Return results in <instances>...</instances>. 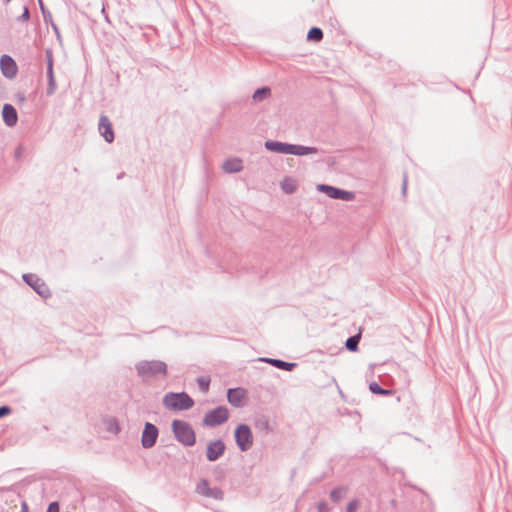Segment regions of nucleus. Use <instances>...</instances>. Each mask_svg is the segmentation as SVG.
Segmentation results:
<instances>
[{"label":"nucleus","mask_w":512,"mask_h":512,"mask_svg":"<svg viewBox=\"0 0 512 512\" xmlns=\"http://www.w3.org/2000/svg\"><path fill=\"white\" fill-rule=\"evenodd\" d=\"M265 147L272 152L283 153V154H293V155H307L316 153V149L312 147H304L300 145H291L276 141H266Z\"/></svg>","instance_id":"f257e3e1"},{"label":"nucleus","mask_w":512,"mask_h":512,"mask_svg":"<svg viewBox=\"0 0 512 512\" xmlns=\"http://www.w3.org/2000/svg\"><path fill=\"white\" fill-rule=\"evenodd\" d=\"M137 371L143 378L166 376L167 364L163 361H142L137 365Z\"/></svg>","instance_id":"f03ea898"},{"label":"nucleus","mask_w":512,"mask_h":512,"mask_svg":"<svg viewBox=\"0 0 512 512\" xmlns=\"http://www.w3.org/2000/svg\"><path fill=\"white\" fill-rule=\"evenodd\" d=\"M163 404L170 410H186L193 406V400L186 393H168Z\"/></svg>","instance_id":"7ed1b4c3"},{"label":"nucleus","mask_w":512,"mask_h":512,"mask_svg":"<svg viewBox=\"0 0 512 512\" xmlns=\"http://www.w3.org/2000/svg\"><path fill=\"white\" fill-rule=\"evenodd\" d=\"M172 428L178 441L186 446L194 445L195 433L189 424L180 420H174Z\"/></svg>","instance_id":"20e7f679"},{"label":"nucleus","mask_w":512,"mask_h":512,"mask_svg":"<svg viewBox=\"0 0 512 512\" xmlns=\"http://www.w3.org/2000/svg\"><path fill=\"white\" fill-rule=\"evenodd\" d=\"M235 439L238 447L242 451L248 450L253 444V436L247 425H239L235 430Z\"/></svg>","instance_id":"39448f33"},{"label":"nucleus","mask_w":512,"mask_h":512,"mask_svg":"<svg viewBox=\"0 0 512 512\" xmlns=\"http://www.w3.org/2000/svg\"><path fill=\"white\" fill-rule=\"evenodd\" d=\"M229 416L228 410L224 407H218L204 417V424L207 426H215L227 421Z\"/></svg>","instance_id":"423d86ee"},{"label":"nucleus","mask_w":512,"mask_h":512,"mask_svg":"<svg viewBox=\"0 0 512 512\" xmlns=\"http://www.w3.org/2000/svg\"><path fill=\"white\" fill-rule=\"evenodd\" d=\"M196 492L207 498L220 500L223 497V492L217 488H211L207 480H201L196 486Z\"/></svg>","instance_id":"0eeeda50"},{"label":"nucleus","mask_w":512,"mask_h":512,"mask_svg":"<svg viewBox=\"0 0 512 512\" xmlns=\"http://www.w3.org/2000/svg\"><path fill=\"white\" fill-rule=\"evenodd\" d=\"M157 436L158 429L153 424L146 423L141 438L142 445L145 448L152 447L156 442Z\"/></svg>","instance_id":"6e6552de"},{"label":"nucleus","mask_w":512,"mask_h":512,"mask_svg":"<svg viewBox=\"0 0 512 512\" xmlns=\"http://www.w3.org/2000/svg\"><path fill=\"white\" fill-rule=\"evenodd\" d=\"M318 189L333 199L351 200L353 198L351 192L343 191L329 185H318Z\"/></svg>","instance_id":"1a4fd4ad"},{"label":"nucleus","mask_w":512,"mask_h":512,"mask_svg":"<svg viewBox=\"0 0 512 512\" xmlns=\"http://www.w3.org/2000/svg\"><path fill=\"white\" fill-rule=\"evenodd\" d=\"M0 66L4 76L13 78L17 74V65L8 55H3L0 59Z\"/></svg>","instance_id":"9d476101"},{"label":"nucleus","mask_w":512,"mask_h":512,"mask_svg":"<svg viewBox=\"0 0 512 512\" xmlns=\"http://www.w3.org/2000/svg\"><path fill=\"white\" fill-rule=\"evenodd\" d=\"M247 397V392L242 388L229 389L227 398L230 404L240 407L244 404Z\"/></svg>","instance_id":"9b49d317"},{"label":"nucleus","mask_w":512,"mask_h":512,"mask_svg":"<svg viewBox=\"0 0 512 512\" xmlns=\"http://www.w3.org/2000/svg\"><path fill=\"white\" fill-rule=\"evenodd\" d=\"M225 451V445L221 440H216L208 444L207 446V458L209 461H215Z\"/></svg>","instance_id":"f8f14e48"},{"label":"nucleus","mask_w":512,"mask_h":512,"mask_svg":"<svg viewBox=\"0 0 512 512\" xmlns=\"http://www.w3.org/2000/svg\"><path fill=\"white\" fill-rule=\"evenodd\" d=\"M99 131L107 142H112L114 139V132L108 117L101 116L99 121Z\"/></svg>","instance_id":"ddd939ff"},{"label":"nucleus","mask_w":512,"mask_h":512,"mask_svg":"<svg viewBox=\"0 0 512 512\" xmlns=\"http://www.w3.org/2000/svg\"><path fill=\"white\" fill-rule=\"evenodd\" d=\"M2 116H3L4 122L8 126H14L17 123L18 116H17L16 109L10 104H5L3 106Z\"/></svg>","instance_id":"4468645a"},{"label":"nucleus","mask_w":512,"mask_h":512,"mask_svg":"<svg viewBox=\"0 0 512 512\" xmlns=\"http://www.w3.org/2000/svg\"><path fill=\"white\" fill-rule=\"evenodd\" d=\"M226 172H238L242 169V162L239 159H229L223 163Z\"/></svg>","instance_id":"2eb2a0df"},{"label":"nucleus","mask_w":512,"mask_h":512,"mask_svg":"<svg viewBox=\"0 0 512 512\" xmlns=\"http://www.w3.org/2000/svg\"><path fill=\"white\" fill-rule=\"evenodd\" d=\"M281 187L284 192L291 194L297 189V181L294 178L286 177L283 179Z\"/></svg>","instance_id":"dca6fc26"},{"label":"nucleus","mask_w":512,"mask_h":512,"mask_svg":"<svg viewBox=\"0 0 512 512\" xmlns=\"http://www.w3.org/2000/svg\"><path fill=\"white\" fill-rule=\"evenodd\" d=\"M307 38L311 41H320L323 38V32L320 28L314 27L309 30Z\"/></svg>","instance_id":"f3484780"},{"label":"nucleus","mask_w":512,"mask_h":512,"mask_svg":"<svg viewBox=\"0 0 512 512\" xmlns=\"http://www.w3.org/2000/svg\"><path fill=\"white\" fill-rule=\"evenodd\" d=\"M270 89L267 87H263L260 89H257L253 94V99L255 101H261L265 98H267L270 95Z\"/></svg>","instance_id":"a211bd4d"},{"label":"nucleus","mask_w":512,"mask_h":512,"mask_svg":"<svg viewBox=\"0 0 512 512\" xmlns=\"http://www.w3.org/2000/svg\"><path fill=\"white\" fill-rule=\"evenodd\" d=\"M48 76H49V82H48L47 93L48 94H54L55 90H56V81H55V78L53 76V71H52V65L51 64L49 65Z\"/></svg>","instance_id":"6ab92c4d"},{"label":"nucleus","mask_w":512,"mask_h":512,"mask_svg":"<svg viewBox=\"0 0 512 512\" xmlns=\"http://www.w3.org/2000/svg\"><path fill=\"white\" fill-rule=\"evenodd\" d=\"M268 362H270L272 365H274L277 368H281V369H285V370H291L295 366L294 363H288V362H284V361L276 360V359H270V360H268Z\"/></svg>","instance_id":"aec40b11"},{"label":"nucleus","mask_w":512,"mask_h":512,"mask_svg":"<svg viewBox=\"0 0 512 512\" xmlns=\"http://www.w3.org/2000/svg\"><path fill=\"white\" fill-rule=\"evenodd\" d=\"M359 340H360V334L348 338L346 341L347 349L350 351H356L357 347H358Z\"/></svg>","instance_id":"412c9836"},{"label":"nucleus","mask_w":512,"mask_h":512,"mask_svg":"<svg viewBox=\"0 0 512 512\" xmlns=\"http://www.w3.org/2000/svg\"><path fill=\"white\" fill-rule=\"evenodd\" d=\"M369 388L375 394L390 395L392 393L391 390L382 389L376 382L371 383Z\"/></svg>","instance_id":"4be33fe9"},{"label":"nucleus","mask_w":512,"mask_h":512,"mask_svg":"<svg viewBox=\"0 0 512 512\" xmlns=\"http://www.w3.org/2000/svg\"><path fill=\"white\" fill-rule=\"evenodd\" d=\"M346 494V489L345 488H337V489H334L330 496H331V499L335 502L339 501L344 495Z\"/></svg>","instance_id":"5701e85b"},{"label":"nucleus","mask_w":512,"mask_h":512,"mask_svg":"<svg viewBox=\"0 0 512 512\" xmlns=\"http://www.w3.org/2000/svg\"><path fill=\"white\" fill-rule=\"evenodd\" d=\"M198 384L203 392H207L209 389L210 379L208 377H200Z\"/></svg>","instance_id":"b1692460"},{"label":"nucleus","mask_w":512,"mask_h":512,"mask_svg":"<svg viewBox=\"0 0 512 512\" xmlns=\"http://www.w3.org/2000/svg\"><path fill=\"white\" fill-rule=\"evenodd\" d=\"M23 277H24V280H25L27 283H29L30 285H32V286L34 287V289H35L39 294H43V291L40 289V288L44 287V284H43V283H42L41 285H39V287H38V286H36L35 284H32V283L30 282V278H32V276H30V275H24Z\"/></svg>","instance_id":"393cba45"},{"label":"nucleus","mask_w":512,"mask_h":512,"mask_svg":"<svg viewBox=\"0 0 512 512\" xmlns=\"http://www.w3.org/2000/svg\"><path fill=\"white\" fill-rule=\"evenodd\" d=\"M358 506L359 504L356 500L349 502V504L347 505V512H356Z\"/></svg>","instance_id":"a878e982"},{"label":"nucleus","mask_w":512,"mask_h":512,"mask_svg":"<svg viewBox=\"0 0 512 512\" xmlns=\"http://www.w3.org/2000/svg\"><path fill=\"white\" fill-rule=\"evenodd\" d=\"M47 512H59V505L57 502H52L48 509H47Z\"/></svg>","instance_id":"bb28decb"},{"label":"nucleus","mask_w":512,"mask_h":512,"mask_svg":"<svg viewBox=\"0 0 512 512\" xmlns=\"http://www.w3.org/2000/svg\"><path fill=\"white\" fill-rule=\"evenodd\" d=\"M11 412V409L7 406L0 407V418L8 415Z\"/></svg>","instance_id":"cd10ccee"},{"label":"nucleus","mask_w":512,"mask_h":512,"mask_svg":"<svg viewBox=\"0 0 512 512\" xmlns=\"http://www.w3.org/2000/svg\"><path fill=\"white\" fill-rule=\"evenodd\" d=\"M318 510L319 512H327L328 511V507L325 503H320L319 506H318Z\"/></svg>","instance_id":"c85d7f7f"},{"label":"nucleus","mask_w":512,"mask_h":512,"mask_svg":"<svg viewBox=\"0 0 512 512\" xmlns=\"http://www.w3.org/2000/svg\"><path fill=\"white\" fill-rule=\"evenodd\" d=\"M22 512H28V506L26 503L22 504Z\"/></svg>","instance_id":"c756f323"}]
</instances>
